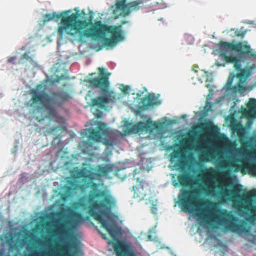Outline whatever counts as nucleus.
I'll list each match as a JSON object with an SVG mask.
<instances>
[{
    "label": "nucleus",
    "mask_w": 256,
    "mask_h": 256,
    "mask_svg": "<svg viewBox=\"0 0 256 256\" xmlns=\"http://www.w3.org/2000/svg\"><path fill=\"white\" fill-rule=\"evenodd\" d=\"M198 190H182L178 198L183 211L191 212L203 204L210 208L198 211L196 216L208 225H212L216 222L218 226H224L225 228L230 232L238 234L248 232L244 222L238 223V219L232 212L226 210H218L216 204L208 200H204L198 198Z\"/></svg>",
    "instance_id": "f257e3e1"
},
{
    "label": "nucleus",
    "mask_w": 256,
    "mask_h": 256,
    "mask_svg": "<svg viewBox=\"0 0 256 256\" xmlns=\"http://www.w3.org/2000/svg\"><path fill=\"white\" fill-rule=\"evenodd\" d=\"M96 198H104V200L96 202L89 206V214L101 224L102 226L110 235L114 242L113 247L116 256H132L130 245L124 240L118 239L122 234V228L112 224L104 218L116 204L114 198L108 192L100 191L95 194H90L88 198V201L90 203Z\"/></svg>",
    "instance_id": "f03ea898"
},
{
    "label": "nucleus",
    "mask_w": 256,
    "mask_h": 256,
    "mask_svg": "<svg viewBox=\"0 0 256 256\" xmlns=\"http://www.w3.org/2000/svg\"><path fill=\"white\" fill-rule=\"evenodd\" d=\"M218 46L222 52L220 56L227 63L234 64V68L238 72L237 77L240 80L246 78L248 72L242 68L241 62L244 61L243 58L248 57L256 59V52L251 48L248 42H228L220 41Z\"/></svg>",
    "instance_id": "7ed1b4c3"
},
{
    "label": "nucleus",
    "mask_w": 256,
    "mask_h": 256,
    "mask_svg": "<svg viewBox=\"0 0 256 256\" xmlns=\"http://www.w3.org/2000/svg\"><path fill=\"white\" fill-rule=\"evenodd\" d=\"M75 10L76 12V13L69 16L67 15L72 12L71 10L62 12L60 14H58L56 12L45 14L43 16V24H45L47 22L52 21L54 18L58 20L61 18L57 30L58 35L62 38L65 34H66L72 36H77L78 38L82 30L88 28L91 24L94 16L92 14L90 15L88 21L80 20V12L77 10V8L75 9Z\"/></svg>",
    "instance_id": "20e7f679"
},
{
    "label": "nucleus",
    "mask_w": 256,
    "mask_h": 256,
    "mask_svg": "<svg viewBox=\"0 0 256 256\" xmlns=\"http://www.w3.org/2000/svg\"><path fill=\"white\" fill-rule=\"evenodd\" d=\"M73 177L76 179L82 178L84 184H78L76 181L70 180L67 181L68 186L65 187V190L66 192L71 194L73 192L80 190H84L87 188L91 187L92 191L90 192L88 196H84L80 198L78 202H75L73 204V208L76 210H88V214H89V206L93 204L96 202H101L104 200V198H96L94 200L90 202L88 201V196L90 194H95L100 191H106L108 194L112 196L110 193L109 191L107 190H100L97 192L95 190L98 188V184L94 183V178L92 175L91 171L87 170L86 168L82 170H74Z\"/></svg>",
    "instance_id": "39448f33"
},
{
    "label": "nucleus",
    "mask_w": 256,
    "mask_h": 256,
    "mask_svg": "<svg viewBox=\"0 0 256 256\" xmlns=\"http://www.w3.org/2000/svg\"><path fill=\"white\" fill-rule=\"evenodd\" d=\"M44 88L42 84L36 86L35 88L30 90L32 100L33 104H42L47 111L50 118H55L56 114V106H62L71 98L66 92H52L50 94L44 90L40 92Z\"/></svg>",
    "instance_id": "423d86ee"
},
{
    "label": "nucleus",
    "mask_w": 256,
    "mask_h": 256,
    "mask_svg": "<svg viewBox=\"0 0 256 256\" xmlns=\"http://www.w3.org/2000/svg\"><path fill=\"white\" fill-rule=\"evenodd\" d=\"M98 70V76L96 78H89L86 80V82L90 87L100 88L103 92L102 96L93 98L90 106L104 108L106 105L116 102V94L114 91L109 90L110 85L109 78L110 73L106 72L105 69L101 68H99Z\"/></svg>",
    "instance_id": "0eeeda50"
},
{
    "label": "nucleus",
    "mask_w": 256,
    "mask_h": 256,
    "mask_svg": "<svg viewBox=\"0 0 256 256\" xmlns=\"http://www.w3.org/2000/svg\"><path fill=\"white\" fill-rule=\"evenodd\" d=\"M91 22V27L82 30L78 36V42H85L86 38L100 39L106 33L112 34V38L119 42L123 40L122 26H110L102 24L100 20L96 21L94 24Z\"/></svg>",
    "instance_id": "6e6552de"
},
{
    "label": "nucleus",
    "mask_w": 256,
    "mask_h": 256,
    "mask_svg": "<svg viewBox=\"0 0 256 256\" xmlns=\"http://www.w3.org/2000/svg\"><path fill=\"white\" fill-rule=\"evenodd\" d=\"M242 191V186L241 184L235 186L232 190L222 188L220 193V198L232 201L238 206L244 204H248L252 199H256V190L248 191L242 195L240 194Z\"/></svg>",
    "instance_id": "1a4fd4ad"
},
{
    "label": "nucleus",
    "mask_w": 256,
    "mask_h": 256,
    "mask_svg": "<svg viewBox=\"0 0 256 256\" xmlns=\"http://www.w3.org/2000/svg\"><path fill=\"white\" fill-rule=\"evenodd\" d=\"M34 236V234L30 232H20L16 234H8L4 236V239L9 250H18L28 244V238H32Z\"/></svg>",
    "instance_id": "9d476101"
},
{
    "label": "nucleus",
    "mask_w": 256,
    "mask_h": 256,
    "mask_svg": "<svg viewBox=\"0 0 256 256\" xmlns=\"http://www.w3.org/2000/svg\"><path fill=\"white\" fill-rule=\"evenodd\" d=\"M72 220L61 224L58 226V232L61 236L67 238L71 230H74L84 220L82 214L76 212H72L71 214Z\"/></svg>",
    "instance_id": "9b49d317"
},
{
    "label": "nucleus",
    "mask_w": 256,
    "mask_h": 256,
    "mask_svg": "<svg viewBox=\"0 0 256 256\" xmlns=\"http://www.w3.org/2000/svg\"><path fill=\"white\" fill-rule=\"evenodd\" d=\"M134 178L136 180V185L133 187L134 192V197L135 198H138L140 200H144L146 196V192L144 188L147 184L144 180V172L140 170H136L134 172Z\"/></svg>",
    "instance_id": "f8f14e48"
},
{
    "label": "nucleus",
    "mask_w": 256,
    "mask_h": 256,
    "mask_svg": "<svg viewBox=\"0 0 256 256\" xmlns=\"http://www.w3.org/2000/svg\"><path fill=\"white\" fill-rule=\"evenodd\" d=\"M142 0H136L128 4H126V0H118L116 4V10H114V13L116 14L117 10L122 12L123 16H128L133 10H139L140 6L143 4Z\"/></svg>",
    "instance_id": "ddd939ff"
},
{
    "label": "nucleus",
    "mask_w": 256,
    "mask_h": 256,
    "mask_svg": "<svg viewBox=\"0 0 256 256\" xmlns=\"http://www.w3.org/2000/svg\"><path fill=\"white\" fill-rule=\"evenodd\" d=\"M163 127L164 124L161 122H152L151 121H147L146 122H140L132 126L130 130V132L138 134L144 131L152 132L153 130H161Z\"/></svg>",
    "instance_id": "4468645a"
},
{
    "label": "nucleus",
    "mask_w": 256,
    "mask_h": 256,
    "mask_svg": "<svg viewBox=\"0 0 256 256\" xmlns=\"http://www.w3.org/2000/svg\"><path fill=\"white\" fill-rule=\"evenodd\" d=\"M97 130H96L93 128H88L84 130V132L86 135L88 136L89 140L100 142L102 140V136L108 132L106 125L102 122L98 124Z\"/></svg>",
    "instance_id": "2eb2a0df"
},
{
    "label": "nucleus",
    "mask_w": 256,
    "mask_h": 256,
    "mask_svg": "<svg viewBox=\"0 0 256 256\" xmlns=\"http://www.w3.org/2000/svg\"><path fill=\"white\" fill-rule=\"evenodd\" d=\"M218 173V171L212 168L205 170L204 174L202 175L204 178L205 188H202V191L211 192L214 190V176Z\"/></svg>",
    "instance_id": "dca6fc26"
},
{
    "label": "nucleus",
    "mask_w": 256,
    "mask_h": 256,
    "mask_svg": "<svg viewBox=\"0 0 256 256\" xmlns=\"http://www.w3.org/2000/svg\"><path fill=\"white\" fill-rule=\"evenodd\" d=\"M240 162L239 160L232 157L230 161L228 162V164L236 172H238L244 168L252 174L256 176V162H244L242 166L237 164L236 162Z\"/></svg>",
    "instance_id": "f3484780"
},
{
    "label": "nucleus",
    "mask_w": 256,
    "mask_h": 256,
    "mask_svg": "<svg viewBox=\"0 0 256 256\" xmlns=\"http://www.w3.org/2000/svg\"><path fill=\"white\" fill-rule=\"evenodd\" d=\"M170 160L173 162L176 159L180 158V160L176 164V167L180 170H184L186 166V162L183 160L184 158V153L181 150H174L170 154Z\"/></svg>",
    "instance_id": "a211bd4d"
},
{
    "label": "nucleus",
    "mask_w": 256,
    "mask_h": 256,
    "mask_svg": "<svg viewBox=\"0 0 256 256\" xmlns=\"http://www.w3.org/2000/svg\"><path fill=\"white\" fill-rule=\"evenodd\" d=\"M157 104V99L155 96L152 94L143 98L140 102L139 110H144L149 107L152 106Z\"/></svg>",
    "instance_id": "6ab92c4d"
},
{
    "label": "nucleus",
    "mask_w": 256,
    "mask_h": 256,
    "mask_svg": "<svg viewBox=\"0 0 256 256\" xmlns=\"http://www.w3.org/2000/svg\"><path fill=\"white\" fill-rule=\"evenodd\" d=\"M112 168L108 166L100 165L97 167L96 172H94L91 171L92 175L94 178V181L96 179L97 177L107 176L112 172Z\"/></svg>",
    "instance_id": "aec40b11"
},
{
    "label": "nucleus",
    "mask_w": 256,
    "mask_h": 256,
    "mask_svg": "<svg viewBox=\"0 0 256 256\" xmlns=\"http://www.w3.org/2000/svg\"><path fill=\"white\" fill-rule=\"evenodd\" d=\"M64 130L65 128L63 127L57 126L50 128L48 130V133L49 134H51L54 132H56L58 133V134L54 138L52 142L53 146L56 147L61 142L60 135L64 132Z\"/></svg>",
    "instance_id": "412c9836"
},
{
    "label": "nucleus",
    "mask_w": 256,
    "mask_h": 256,
    "mask_svg": "<svg viewBox=\"0 0 256 256\" xmlns=\"http://www.w3.org/2000/svg\"><path fill=\"white\" fill-rule=\"evenodd\" d=\"M178 179L180 184L184 187H186L192 184H195L190 176L188 174H179Z\"/></svg>",
    "instance_id": "4be33fe9"
},
{
    "label": "nucleus",
    "mask_w": 256,
    "mask_h": 256,
    "mask_svg": "<svg viewBox=\"0 0 256 256\" xmlns=\"http://www.w3.org/2000/svg\"><path fill=\"white\" fill-rule=\"evenodd\" d=\"M150 6L153 10H156L166 8V4L164 0H152L150 4Z\"/></svg>",
    "instance_id": "5701e85b"
},
{
    "label": "nucleus",
    "mask_w": 256,
    "mask_h": 256,
    "mask_svg": "<svg viewBox=\"0 0 256 256\" xmlns=\"http://www.w3.org/2000/svg\"><path fill=\"white\" fill-rule=\"evenodd\" d=\"M202 126L204 130L210 132H215L218 130V128L214 125L212 122L210 120L202 124Z\"/></svg>",
    "instance_id": "b1692460"
},
{
    "label": "nucleus",
    "mask_w": 256,
    "mask_h": 256,
    "mask_svg": "<svg viewBox=\"0 0 256 256\" xmlns=\"http://www.w3.org/2000/svg\"><path fill=\"white\" fill-rule=\"evenodd\" d=\"M59 247L62 252L60 256H72L70 254L72 246L69 242L60 245Z\"/></svg>",
    "instance_id": "393cba45"
},
{
    "label": "nucleus",
    "mask_w": 256,
    "mask_h": 256,
    "mask_svg": "<svg viewBox=\"0 0 256 256\" xmlns=\"http://www.w3.org/2000/svg\"><path fill=\"white\" fill-rule=\"evenodd\" d=\"M247 106L249 112L254 116H256V100L250 98Z\"/></svg>",
    "instance_id": "a878e982"
},
{
    "label": "nucleus",
    "mask_w": 256,
    "mask_h": 256,
    "mask_svg": "<svg viewBox=\"0 0 256 256\" xmlns=\"http://www.w3.org/2000/svg\"><path fill=\"white\" fill-rule=\"evenodd\" d=\"M244 80H240L238 84L236 86L234 87V90L236 92H238L240 93L244 92L246 90V88L244 86Z\"/></svg>",
    "instance_id": "bb28decb"
},
{
    "label": "nucleus",
    "mask_w": 256,
    "mask_h": 256,
    "mask_svg": "<svg viewBox=\"0 0 256 256\" xmlns=\"http://www.w3.org/2000/svg\"><path fill=\"white\" fill-rule=\"evenodd\" d=\"M213 154L210 152H206L200 156V161L203 162H208L210 161L209 158H214Z\"/></svg>",
    "instance_id": "cd10ccee"
},
{
    "label": "nucleus",
    "mask_w": 256,
    "mask_h": 256,
    "mask_svg": "<svg viewBox=\"0 0 256 256\" xmlns=\"http://www.w3.org/2000/svg\"><path fill=\"white\" fill-rule=\"evenodd\" d=\"M118 42L114 38H105L104 40V44L105 46H112L116 44Z\"/></svg>",
    "instance_id": "c85d7f7f"
},
{
    "label": "nucleus",
    "mask_w": 256,
    "mask_h": 256,
    "mask_svg": "<svg viewBox=\"0 0 256 256\" xmlns=\"http://www.w3.org/2000/svg\"><path fill=\"white\" fill-rule=\"evenodd\" d=\"M64 78V76H57L56 78H55L54 80H46V82H48L50 85H54L55 83L59 82L60 81Z\"/></svg>",
    "instance_id": "c756f323"
},
{
    "label": "nucleus",
    "mask_w": 256,
    "mask_h": 256,
    "mask_svg": "<svg viewBox=\"0 0 256 256\" xmlns=\"http://www.w3.org/2000/svg\"><path fill=\"white\" fill-rule=\"evenodd\" d=\"M246 31L242 32L241 30H237L235 32V36L238 37V38H244V36H246Z\"/></svg>",
    "instance_id": "7c9ffc66"
},
{
    "label": "nucleus",
    "mask_w": 256,
    "mask_h": 256,
    "mask_svg": "<svg viewBox=\"0 0 256 256\" xmlns=\"http://www.w3.org/2000/svg\"><path fill=\"white\" fill-rule=\"evenodd\" d=\"M17 58L16 57H10L8 58V62L10 64H15V61L16 60Z\"/></svg>",
    "instance_id": "2f4dec72"
},
{
    "label": "nucleus",
    "mask_w": 256,
    "mask_h": 256,
    "mask_svg": "<svg viewBox=\"0 0 256 256\" xmlns=\"http://www.w3.org/2000/svg\"><path fill=\"white\" fill-rule=\"evenodd\" d=\"M104 143L106 146H112L114 145V142L108 140H105Z\"/></svg>",
    "instance_id": "473e14b6"
},
{
    "label": "nucleus",
    "mask_w": 256,
    "mask_h": 256,
    "mask_svg": "<svg viewBox=\"0 0 256 256\" xmlns=\"http://www.w3.org/2000/svg\"><path fill=\"white\" fill-rule=\"evenodd\" d=\"M130 88L128 86H124L122 89V92L124 94H127Z\"/></svg>",
    "instance_id": "72a5a7b5"
},
{
    "label": "nucleus",
    "mask_w": 256,
    "mask_h": 256,
    "mask_svg": "<svg viewBox=\"0 0 256 256\" xmlns=\"http://www.w3.org/2000/svg\"><path fill=\"white\" fill-rule=\"evenodd\" d=\"M198 66H194L192 67V70L195 72L197 73L198 72Z\"/></svg>",
    "instance_id": "f704fd0d"
},
{
    "label": "nucleus",
    "mask_w": 256,
    "mask_h": 256,
    "mask_svg": "<svg viewBox=\"0 0 256 256\" xmlns=\"http://www.w3.org/2000/svg\"><path fill=\"white\" fill-rule=\"evenodd\" d=\"M252 156L254 159L256 160V150L252 152Z\"/></svg>",
    "instance_id": "c9c22d12"
},
{
    "label": "nucleus",
    "mask_w": 256,
    "mask_h": 256,
    "mask_svg": "<svg viewBox=\"0 0 256 256\" xmlns=\"http://www.w3.org/2000/svg\"><path fill=\"white\" fill-rule=\"evenodd\" d=\"M25 58H27V59H28V58H30L28 56V54L27 53H26L24 54L23 56H22V59H25Z\"/></svg>",
    "instance_id": "e433bc0d"
},
{
    "label": "nucleus",
    "mask_w": 256,
    "mask_h": 256,
    "mask_svg": "<svg viewBox=\"0 0 256 256\" xmlns=\"http://www.w3.org/2000/svg\"><path fill=\"white\" fill-rule=\"evenodd\" d=\"M98 232L99 234L102 236V238H103V239H104V240H106V239H107L106 236L105 234H102L100 231H99V230H98Z\"/></svg>",
    "instance_id": "4c0bfd02"
},
{
    "label": "nucleus",
    "mask_w": 256,
    "mask_h": 256,
    "mask_svg": "<svg viewBox=\"0 0 256 256\" xmlns=\"http://www.w3.org/2000/svg\"><path fill=\"white\" fill-rule=\"evenodd\" d=\"M26 250L28 251V252H32V246H28L26 247Z\"/></svg>",
    "instance_id": "58836bf2"
},
{
    "label": "nucleus",
    "mask_w": 256,
    "mask_h": 256,
    "mask_svg": "<svg viewBox=\"0 0 256 256\" xmlns=\"http://www.w3.org/2000/svg\"><path fill=\"white\" fill-rule=\"evenodd\" d=\"M102 112H100L97 114L96 116L98 118H100L102 116Z\"/></svg>",
    "instance_id": "ea45409f"
},
{
    "label": "nucleus",
    "mask_w": 256,
    "mask_h": 256,
    "mask_svg": "<svg viewBox=\"0 0 256 256\" xmlns=\"http://www.w3.org/2000/svg\"><path fill=\"white\" fill-rule=\"evenodd\" d=\"M232 80H228V84H230V86H231L232 84Z\"/></svg>",
    "instance_id": "a19ab883"
},
{
    "label": "nucleus",
    "mask_w": 256,
    "mask_h": 256,
    "mask_svg": "<svg viewBox=\"0 0 256 256\" xmlns=\"http://www.w3.org/2000/svg\"><path fill=\"white\" fill-rule=\"evenodd\" d=\"M142 92H140V93H138V94H137V96H138V98L140 97V96H142Z\"/></svg>",
    "instance_id": "79ce46f5"
},
{
    "label": "nucleus",
    "mask_w": 256,
    "mask_h": 256,
    "mask_svg": "<svg viewBox=\"0 0 256 256\" xmlns=\"http://www.w3.org/2000/svg\"><path fill=\"white\" fill-rule=\"evenodd\" d=\"M173 185L174 186H178V184L176 182H173Z\"/></svg>",
    "instance_id": "37998d69"
},
{
    "label": "nucleus",
    "mask_w": 256,
    "mask_h": 256,
    "mask_svg": "<svg viewBox=\"0 0 256 256\" xmlns=\"http://www.w3.org/2000/svg\"><path fill=\"white\" fill-rule=\"evenodd\" d=\"M82 14L84 15V16H85L86 14V12H85V10H83L82 12Z\"/></svg>",
    "instance_id": "c03bdc74"
},
{
    "label": "nucleus",
    "mask_w": 256,
    "mask_h": 256,
    "mask_svg": "<svg viewBox=\"0 0 256 256\" xmlns=\"http://www.w3.org/2000/svg\"><path fill=\"white\" fill-rule=\"evenodd\" d=\"M94 75H96V73H92V74H90V76H92Z\"/></svg>",
    "instance_id": "a18cd8bd"
},
{
    "label": "nucleus",
    "mask_w": 256,
    "mask_h": 256,
    "mask_svg": "<svg viewBox=\"0 0 256 256\" xmlns=\"http://www.w3.org/2000/svg\"><path fill=\"white\" fill-rule=\"evenodd\" d=\"M0 240H1L2 241L4 240L2 239V236H0Z\"/></svg>",
    "instance_id": "49530a36"
},
{
    "label": "nucleus",
    "mask_w": 256,
    "mask_h": 256,
    "mask_svg": "<svg viewBox=\"0 0 256 256\" xmlns=\"http://www.w3.org/2000/svg\"><path fill=\"white\" fill-rule=\"evenodd\" d=\"M3 254V252L1 250H0V255H2Z\"/></svg>",
    "instance_id": "de8ad7c7"
},
{
    "label": "nucleus",
    "mask_w": 256,
    "mask_h": 256,
    "mask_svg": "<svg viewBox=\"0 0 256 256\" xmlns=\"http://www.w3.org/2000/svg\"><path fill=\"white\" fill-rule=\"evenodd\" d=\"M127 22H122V24H126Z\"/></svg>",
    "instance_id": "09e8293b"
}]
</instances>
